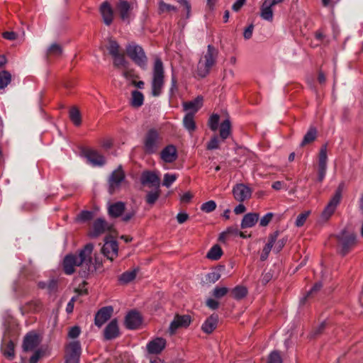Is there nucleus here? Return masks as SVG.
<instances>
[{
    "label": "nucleus",
    "instance_id": "obj_37",
    "mask_svg": "<svg viewBox=\"0 0 363 363\" xmlns=\"http://www.w3.org/2000/svg\"><path fill=\"white\" fill-rule=\"evenodd\" d=\"M223 255V250L220 245H214L208 252L206 257L211 260H218Z\"/></svg>",
    "mask_w": 363,
    "mask_h": 363
},
{
    "label": "nucleus",
    "instance_id": "obj_16",
    "mask_svg": "<svg viewBox=\"0 0 363 363\" xmlns=\"http://www.w3.org/2000/svg\"><path fill=\"white\" fill-rule=\"evenodd\" d=\"M101 252L107 259L113 261L118 256V245L116 240H106L102 247Z\"/></svg>",
    "mask_w": 363,
    "mask_h": 363
},
{
    "label": "nucleus",
    "instance_id": "obj_54",
    "mask_svg": "<svg viewBox=\"0 0 363 363\" xmlns=\"http://www.w3.org/2000/svg\"><path fill=\"white\" fill-rule=\"evenodd\" d=\"M81 333V328L77 326H73L69 328L67 336L69 338L75 339L79 337Z\"/></svg>",
    "mask_w": 363,
    "mask_h": 363
},
{
    "label": "nucleus",
    "instance_id": "obj_2",
    "mask_svg": "<svg viewBox=\"0 0 363 363\" xmlns=\"http://www.w3.org/2000/svg\"><path fill=\"white\" fill-rule=\"evenodd\" d=\"M218 56V50L211 45H208L206 53L200 58L196 73L199 77L204 78L215 65Z\"/></svg>",
    "mask_w": 363,
    "mask_h": 363
},
{
    "label": "nucleus",
    "instance_id": "obj_40",
    "mask_svg": "<svg viewBox=\"0 0 363 363\" xmlns=\"http://www.w3.org/2000/svg\"><path fill=\"white\" fill-rule=\"evenodd\" d=\"M160 187H155V191H149L146 195V202L150 205L155 204L160 196Z\"/></svg>",
    "mask_w": 363,
    "mask_h": 363
},
{
    "label": "nucleus",
    "instance_id": "obj_12",
    "mask_svg": "<svg viewBox=\"0 0 363 363\" xmlns=\"http://www.w3.org/2000/svg\"><path fill=\"white\" fill-rule=\"evenodd\" d=\"M133 4L127 1H120L116 5V10L123 21L130 23L132 17Z\"/></svg>",
    "mask_w": 363,
    "mask_h": 363
},
{
    "label": "nucleus",
    "instance_id": "obj_11",
    "mask_svg": "<svg viewBox=\"0 0 363 363\" xmlns=\"http://www.w3.org/2000/svg\"><path fill=\"white\" fill-rule=\"evenodd\" d=\"M191 319L189 315H176L174 320L171 322L169 332L171 335L175 333L177 329L180 328H186L191 323Z\"/></svg>",
    "mask_w": 363,
    "mask_h": 363
},
{
    "label": "nucleus",
    "instance_id": "obj_10",
    "mask_svg": "<svg viewBox=\"0 0 363 363\" xmlns=\"http://www.w3.org/2000/svg\"><path fill=\"white\" fill-rule=\"evenodd\" d=\"M112 228L110 225L104 218H97L93 223V230L89 233V236L91 238L98 237L99 235L108 232Z\"/></svg>",
    "mask_w": 363,
    "mask_h": 363
},
{
    "label": "nucleus",
    "instance_id": "obj_31",
    "mask_svg": "<svg viewBox=\"0 0 363 363\" xmlns=\"http://www.w3.org/2000/svg\"><path fill=\"white\" fill-rule=\"evenodd\" d=\"M260 16L267 21H272L273 20L272 6L264 1L260 9Z\"/></svg>",
    "mask_w": 363,
    "mask_h": 363
},
{
    "label": "nucleus",
    "instance_id": "obj_23",
    "mask_svg": "<svg viewBox=\"0 0 363 363\" xmlns=\"http://www.w3.org/2000/svg\"><path fill=\"white\" fill-rule=\"evenodd\" d=\"M100 12L103 21L106 26H110L113 19V11L110 4L107 1L104 2L100 7Z\"/></svg>",
    "mask_w": 363,
    "mask_h": 363
},
{
    "label": "nucleus",
    "instance_id": "obj_14",
    "mask_svg": "<svg viewBox=\"0 0 363 363\" xmlns=\"http://www.w3.org/2000/svg\"><path fill=\"white\" fill-rule=\"evenodd\" d=\"M40 343L39 336L34 332H30L24 337L22 347L23 351L34 350Z\"/></svg>",
    "mask_w": 363,
    "mask_h": 363
},
{
    "label": "nucleus",
    "instance_id": "obj_18",
    "mask_svg": "<svg viewBox=\"0 0 363 363\" xmlns=\"http://www.w3.org/2000/svg\"><path fill=\"white\" fill-rule=\"evenodd\" d=\"M113 311L111 306L101 308L95 315V325L99 328L101 327L111 318Z\"/></svg>",
    "mask_w": 363,
    "mask_h": 363
},
{
    "label": "nucleus",
    "instance_id": "obj_6",
    "mask_svg": "<svg viewBox=\"0 0 363 363\" xmlns=\"http://www.w3.org/2000/svg\"><path fill=\"white\" fill-rule=\"evenodd\" d=\"M125 179V174L122 165H119L113 170L108 179V191L109 194H114L121 189L122 183Z\"/></svg>",
    "mask_w": 363,
    "mask_h": 363
},
{
    "label": "nucleus",
    "instance_id": "obj_62",
    "mask_svg": "<svg viewBox=\"0 0 363 363\" xmlns=\"http://www.w3.org/2000/svg\"><path fill=\"white\" fill-rule=\"evenodd\" d=\"M136 214V211L135 210H131L128 212H126L124 215L123 214L121 220L123 222H128L130 221Z\"/></svg>",
    "mask_w": 363,
    "mask_h": 363
},
{
    "label": "nucleus",
    "instance_id": "obj_48",
    "mask_svg": "<svg viewBox=\"0 0 363 363\" xmlns=\"http://www.w3.org/2000/svg\"><path fill=\"white\" fill-rule=\"evenodd\" d=\"M216 208V203L213 200L205 202L201 206V210L203 212L208 213L213 212Z\"/></svg>",
    "mask_w": 363,
    "mask_h": 363
},
{
    "label": "nucleus",
    "instance_id": "obj_58",
    "mask_svg": "<svg viewBox=\"0 0 363 363\" xmlns=\"http://www.w3.org/2000/svg\"><path fill=\"white\" fill-rule=\"evenodd\" d=\"M273 213H267L260 219L259 225L262 227L268 225L269 223L271 222L272 219L273 218Z\"/></svg>",
    "mask_w": 363,
    "mask_h": 363
},
{
    "label": "nucleus",
    "instance_id": "obj_34",
    "mask_svg": "<svg viewBox=\"0 0 363 363\" xmlns=\"http://www.w3.org/2000/svg\"><path fill=\"white\" fill-rule=\"evenodd\" d=\"M317 138V129L315 127H310L306 135L303 136V140L300 145L303 147L313 142Z\"/></svg>",
    "mask_w": 363,
    "mask_h": 363
},
{
    "label": "nucleus",
    "instance_id": "obj_5",
    "mask_svg": "<svg viewBox=\"0 0 363 363\" xmlns=\"http://www.w3.org/2000/svg\"><path fill=\"white\" fill-rule=\"evenodd\" d=\"M162 137L157 130L150 128L145 133L143 138V150L147 154H153L157 152L162 143Z\"/></svg>",
    "mask_w": 363,
    "mask_h": 363
},
{
    "label": "nucleus",
    "instance_id": "obj_26",
    "mask_svg": "<svg viewBox=\"0 0 363 363\" xmlns=\"http://www.w3.org/2000/svg\"><path fill=\"white\" fill-rule=\"evenodd\" d=\"M279 235V232L277 230L269 235L268 242L264 247L262 252L260 255L261 260L264 261L267 259L269 254L273 247L275 241L277 240Z\"/></svg>",
    "mask_w": 363,
    "mask_h": 363
},
{
    "label": "nucleus",
    "instance_id": "obj_19",
    "mask_svg": "<svg viewBox=\"0 0 363 363\" xmlns=\"http://www.w3.org/2000/svg\"><path fill=\"white\" fill-rule=\"evenodd\" d=\"M120 335L118 322L116 319L112 320L105 328L104 337L106 340H111L116 338Z\"/></svg>",
    "mask_w": 363,
    "mask_h": 363
},
{
    "label": "nucleus",
    "instance_id": "obj_28",
    "mask_svg": "<svg viewBox=\"0 0 363 363\" xmlns=\"http://www.w3.org/2000/svg\"><path fill=\"white\" fill-rule=\"evenodd\" d=\"M203 96H198L192 101H186L183 103V108L184 111H191V113L194 114L199 111L203 105Z\"/></svg>",
    "mask_w": 363,
    "mask_h": 363
},
{
    "label": "nucleus",
    "instance_id": "obj_30",
    "mask_svg": "<svg viewBox=\"0 0 363 363\" xmlns=\"http://www.w3.org/2000/svg\"><path fill=\"white\" fill-rule=\"evenodd\" d=\"M183 125L184 128L190 133H192L196 128V123L194 121V113H188L185 115L183 119Z\"/></svg>",
    "mask_w": 363,
    "mask_h": 363
},
{
    "label": "nucleus",
    "instance_id": "obj_35",
    "mask_svg": "<svg viewBox=\"0 0 363 363\" xmlns=\"http://www.w3.org/2000/svg\"><path fill=\"white\" fill-rule=\"evenodd\" d=\"M24 308L29 313H38L42 310L43 303L40 300H32L25 304Z\"/></svg>",
    "mask_w": 363,
    "mask_h": 363
},
{
    "label": "nucleus",
    "instance_id": "obj_17",
    "mask_svg": "<svg viewBox=\"0 0 363 363\" xmlns=\"http://www.w3.org/2000/svg\"><path fill=\"white\" fill-rule=\"evenodd\" d=\"M167 341L162 337H156L150 341L146 346L148 353L152 354H160L166 347Z\"/></svg>",
    "mask_w": 363,
    "mask_h": 363
},
{
    "label": "nucleus",
    "instance_id": "obj_60",
    "mask_svg": "<svg viewBox=\"0 0 363 363\" xmlns=\"http://www.w3.org/2000/svg\"><path fill=\"white\" fill-rule=\"evenodd\" d=\"M43 355V352L40 350H37L35 351L34 354L30 357L29 359V363H37L40 358H41Z\"/></svg>",
    "mask_w": 363,
    "mask_h": 363
},
{
    "label": "nucleus",
    "instance_id": "obj_21",
    "mask_svg": "<svg viewBox=\"0 0 363 363\" xmlns=\"http://www.w3.org/2000/svg\"><path fill=\"white\" fill-rule=\"evenodd\" d=\"M140 182L143 185L150 184L155 187H160V184L159 177L150 171H145L142 173Z\"/></svg>",
    "mask_w": 363,
    "mask_h": 363
},
{
    "label": "nucleus",
    "instance_id": "obj_27",
    "mask_svg": "<svg viewBox=\"0 0 363 363\" xmlns=\"http://www.w3.org/2000/svg\"><path fill=\"white\" fill-rule=\"evenodd\" d=\"M259 217V213H249L245 214L241 221V228L245 229L252 228L257 223Z\"/></svg>",
    "mask_w": 363,
    "mask_h": 363
},
{
    "label": "nucleus",
    "instance_id": "obj_44",
    "mask_svg": "<svg viewBox=\"0 0 363 363\" xmlns=\"http://www.w3.org/2000/svg\"><path fill=\"white\" fill-rule=\"evenodd\" d=\"M4 355L9 359H13L15 356L14 344L9 341L4 349Z\"/></svg>",
    "mask_w": 363,
    "mask_h": 363
},
{
    "label": "nucleus",
    "instance_id": "obj_51",
    "mask_svg": "<svg viewBox=\"0 0 363 363\" xmlns=\"http://www.w3.org/2000/svg\"><path fill=\"white\" fill-rule=\"evenodd\" d=\"M309 214H310V211H305V212L299 214L296 218L295 225L297 227L303 226L304 225L306 220H307Z\"/></svg>",
    "mask_w": 363,
    "mask_h": 363
},
{
    "label": "nucleus",
    "instance_id": "obj_9",
    "mask_svg": "<svg viewBox=\"0 0 363 363\" xmlns=\"http://www.w3.org/2000/svg\"><path fill=\"white\" fill-rule=\"evenodd\" d=\"M252 193L251 188L244 184H237L233 189V196L239 202H243L250 199Z\"/></svg>",
    "mask_w": 363,
    "mask_h": 363
},
{
    "label": "nucleus",
    "instance_id": "obj_38",
    "mask_svg": "<svg viewBox=\"0 0 363 363\" xmlns=\"http://www.w3.org/2000/svg\"><path fill=\"white\" fill-rule=\"evenodd\" d=\"M69 116L72 122L79 126L82 123L81 113L77 107H72L69 112Z\"/></svg>",
    "mask_w": 363,
    "mask_h": 363
},
{
    "label": "nucleus",
    "instance_id": "obj_13",
    "mask_svg": "<svg viewBox=\"0 0 363 363\" xmlns=\"http://www.w3.org/2000/svg\"><path fill=\"white\" fill-rule=\"evenodd\" d=\"M341 199V190L339 188L333 197L329 201L328 205L324 208L322 213V217L325 220H328L335 211L337 204L340 203Z\"/></svg>",
    "mask_w": 363,
    "mask_h": 363
},
{
    "label": "nucleus",
    "instance_id": "obj_64",
    "mask_svg": "<svg viewBox=\"0 0 363 363\" xmlns=\"http://www.w3.org/2000/svg\"><path fill=\"white\" fill-rule=\"evenodd\" d=\"M206 306L210 308L211 309L216 310L219 306V303L218 301L213 299V298H208L206 301Z\"/></svg>",
    "mask_w": 363,
    "mask_h": 363
},
{
    "label": "nucleus",
    "instance_id": "obj_25",
    "mask_svg": "<svg viewBox=\"0 0 363 363\" xmlns=\"http://www.w3.org/2000/svg\"><path fill=\"white\" fill-rule=\"evenodd\" d=\"M218 322V315L212 314L203 323L201 330L206 334L212 333L216 328Z\"/></svg>",
    "mask_w": 363,
    "mask_h": 363
},
{
    "label": "nucleus",
    "instance_id": "obj_20",
    "mask_svg": "<svg viewBox=\"0 0 363 363\" xmlns=\"http://www.w3.org/2000/svg\"><path fill=\"white\" fill-rule=\"evenodd\" d=\"M142 323V318L139 313L135 311L129 312L125 316V324L128 329H136Z\"/></svg>",
    "mask_w": 363,
    "mask_h": 363
},
{
    "label": "nucleus",
    "instance_id": "obj_49",
    "mask_svg": "<svg viewBox=\"0 0 363 363\" xmlns=\"http://www.w3.org/2000/svg\"><path fill=\"white\" fill-rule=\"evenodd\" d=\"M229 291V289L227 287H218V286H216L213 292H212V295L216 298H223V296H225L228 292Z\"/></svg>",
    "mask_w": 363,
    "mask_h": 363
},
{
    "label": "nucleus",
    "instance_id": "obj_43",
    "mask_svg": "<svg viewBox=\"0 0 363 363\" xmlns=\"http://www.w3.org/2000/svg\"><path fill=\"white\" fill-rule=\"evenodd\" d=\"M159 11L160 13H168V12H177V8L171 4H168L164 3L162 1H160L159 3Z\"/></svg>",
    "mask_w": 363,
    "mask_h": 363
},
{
    "label": "nucleus",
    "instance_id": "obj_56",
    "mask_svg": "<svg viewBox=\"0 0 363 363\" xmlns=\"http://www.w3.org/2000/svg\"><path fill=\"white\" fill-rule=\"evenodd\" d=\"M322 286H323V285L320 282L315 283L314 284V286H313V288L308 292L307 295L301 299V303L303 304L305 303L306 298L308 297H309L311 294L320 291V289L322 288Z\"/></svg>",
    "mask_w": 363,
    "mask_h": 363
},
{
    "label": "nucleus",
    "instance_id": "obj_8",
    "mask_svg": "<svg viewBox=\"0 0 363 363\" xmlns=\"http://www.w3.org/2000/svg\"><path fill=\"white\" fill-rule=\"evenodd\" d=\"M81 351V345L79 341L74 340L70 342L67 344L65 349V362L79 363Z\"/></svg>",
    "mask_w": 363,
    "mask_h": 363
},
{
    "label": "nucleus",
    "instance_id": "obj_24",
    "mask_svg": "<svg viewBox=\"0 0 363 363\" xmlns=\"http://www.w3.org/2000/svg\"><path fill=\"white\" fill-rule=\"evenodd\" d=\"M161 158L167 163H172L177 158V152L175 146L167 145L161 152Z\"/></svg>",
    "mask_w": 363,
    "mask_h": 363
},
{
    "label": "nucleus",
    "instance_id": "obj_47",
    "mask_svg": "<svg viewBox=\"0 0 363 363\" xmlns=\"http://www.w3.org/2000/svg\"><path fill=\"white\" fill-rule=\"evenodd\" d=\"M220 116L214 113L211 116L208 120V126L210 129L213 131H216L218 129V123H219Z\"/></svg>",
    "mask_w": 363,
    "mask_h": 363
},
{
    "label": "nucleus",
    "instance_id": "obj_59",
    "mask_svg": "<svg viewBox=\"0 0 363 363\" xmlns=\"http://www.w3.org/2000/svg\"><path fill=\"white\" fill-rule=\"evenodd\" d=\"M220 278V273L217 272H212L211 273H208L206 276V280L208 282L213 284L218 281Z\"/></svg>",
    "mask_w": 363,
    "mask_h": 363
},
{
    "label": "nucleus",
    "instance_id": "obj_22",
    "mask_svg": "<svg viewBox=\"0 0 363 363\" xmlns=\"http://www.w3.org/2000/svg\"><path fill=\"white\" fill-rule=\"evenodd\" d=\"M125 210V203L123 201H117L110 203L108 206V213L110 217L116 218L123 216Z\"/></svg>",
    "mask_w": 363,
    "mask_h": 363
},
{
    "label": "nucleus",
    "instance_id": "obj_41",
    "mask_svg": "<svg viewBox=\"0 0 363 363\" xmlns=\"http://www.w3.org/2000/svg\"><path fill=\"white\" fill-rule=\"evenodd\" d=\"M11 81V74L6 70L0 72V89H4Z\"/></svg>",
    "mask_w": 363,
    "mask_h": 363
},
{
    "label": "nucleus",
    "instance_id": "obj_57",
    "mask_svg": "<svg viewBox=\"0 0 363 363\" xmlns=\"http://www.w3.org/2000/svg\"><path fill=\"white\" fill-rule=\"evenodd\" d=\"M206 148L210 150L219 148V140L216 135L213 136L210 140V141L207 144Z\"/></svg>",
    "mask_w": 363,
    "mask_h": 363
},
{
    "label": "nucleus",
    "instance_id": "obj_33",
    "mask_svg": "<svg viewBox=\"0 0 363 363\" xmlns=\"http://www.w3.org/2000/svg\"><path fill=\"white\" fill-rule=\"evenodd\" d=\"M231 134V123L229 118L224 120L220 125V137L223 140L227 139Z\"/></svg>",
    "mask_w": 363,
    "mask_h": 363
},
{
    "label": "nucleus",
    "instance_id": "obj_4",
    "mask_svg": "<svg viewBox=\"0 0 363 363\" xmlns=\"http://www.w3.org/2000/svg\"><path fill=\"white\" fill-rule=\"evenodd\" d=\"M164 84V72L163 63L160 58L157 57L155 60L152 79V95L159 96Z\"/></svg>",
    "mask_w": 363,
    "mask_h": 363
},
{
    "label": "nucleus",
    "instance_id": "obj_63",
    "mask_svg": "<svg viewBox=\"0 0 363 363\" xmlns=\"http://www.w3.org/2000/svg\"><path fill=\"white\" fill-rule=\"evenodd\" d=\"M4 38L9 40H14L17 38V34L13 31H6L2 33Z\"/></svg>",
    "mask_w": 363,
    "mask_h": 363
},
{
    "label": "nucleus",
    "instance_id": "obj_46",
    "mask_svg": "<svg viewBox=\"0 0 363 363\" xmlns=\"http://www.w3.org/2000/svg\"><path fill=\"white\" fill-rule=\"evenodd\" d=\"M327 147L326 145L322 146L319 153V162L318 166L327 167Z\"/></svg>",
    "mask_w": 363,
    "mask_h": 363
},
{
    "label": "nucleus",
    "instance_id": "obj_39",
    "mask_svg": "<svg viewBox=\"0 0 363 363\" xmlns=\"http://www.w3.org/2000/svg\"><path fill=\"white\" fill-rule=\"evenodd\" d=\"M231 294L235 299L240 300L247 296V289L243 286H237L232 289Z\"/></svg>",
    "mask_w": 363,
    "mask_h": 363
},
{
    "label": "nucleus",
    "instance_id": "obj_29",
    "mask_svg": "<svg viewBox=\"0 0 363 363\" xmlns=\"http://www.w3.org/2000/svg\"><path fill=\"white\" fill-rule=\"evenodd\" d=\"M63 49L62 46L58 43H52L48 48L46 51V58L50 60V58H57L62 55Z\"/></svg>",
    "mask_w": 363,
    "mask_h": 363
},
{
    "label": "nucleus",
    "instance_id": "obj_3",
    "mask_svg": "<svg viewBox=\"0 0 363 363\" xmlns=\"http://www.w3.org/2000/svg\"><path fill=\"white\" fill-rule=\"evenodd\" d=\"M337 251L342 256L347 255L357 245V236L353 232L342 230L335 235Z\"/></svg>",
    "mask_w": 363,
    "mask_h": 363
},
{
    "label": "nucleus",
    "instance_id": "obj_36",
    "mask_svg": "<svg viewBox=\"0 0 363 363\" xmlns=\"http://www.w3.org/2000/svg\"><path fill=\"white\" fill-rule=\"evenodd\" d=\"M138 272L137 269H134L131 271H127L123 272L119 277L118 281L121 284H126L131 281L134 280L136 277Z\"/></svg>",
    "mask_w": 363,
    "mask_h": 363
},
{
    "label": "nucleus",
    "instance_id": "obj_50",
    "mask_svg": "<svg viewBox=\"0 0 363 363\" xmlns=\"http://www.w3.org/2000/svg\"><path fill=\"white\" fill-rule=\"evenodd\" d=\"M177 177L175 174L167 173L164 175L163 186L169 188L177 179Z\"/></svg>",
    "mask_w": 363,
    "mask_h": 363
},
{
    "label": "nucleus",
    "instance_id": "obj_53",
    "mask_svg": "<svg viewBox=\"0 0 363 363\" xmlns=\"http://www.w3.org/2000/svg\"><path fill=\"white\" fill-rule=\"evenodd\" d=\"M92 218H93V213L89 211H82L77 217V219L79 220L83 221V222L90 220Z\"/></svg>",
    "mask_w": 363,
    "mask_h": 363
},
{
    "label": "nucleus",
    "instance_id": "obj_15",
    "mask_svg": "<svg viewBox=\"0 0 363 363\" xmlns=\"http://www.w3.org/2000/svg\"><path fill=\"white\" fill-rule=\"evenodd\" d=\"M84 156L94 167H102L106 163L105 157L97 150H87L84 152Z\"/></svg>",
    "mask_w": 363,
    "mask_h": 363
},
{
    "label": "nucleus",
    "instance_id": "obj_52",
    "mask_svg": "<svg viewBox=\"0 0 363 363\" xmlns=\"http://www.w3.org/2000/svg\"><path fill=\"white\" fill-rule=\"evenodd\" d=\"M267 363H282V359L280 354L277 351L271 352L269 356Z\"/></svg>",
    "mask_w": 363,
    "mask_h": 363
},
{
    "label": "nucleus",
    "instance_id": "obj_55",
    "mask_svg": "<svg viewBox=\"0 0 363 363\" xmlns=\"http://www.w3.org/2000/svg\"><path fill=\"white\" fill-rule=\"evenodd\" d=\"M287 240L288 239L286 237H284L277 241L276 240L273 245L274 250L276 251L277 252H279L286 245Z\"/></svg>",
    "mask_w": 363,
    "mask_h": 363
},
{
    "label": "nucleus",
    "instance_id": "obj_45",
    "mask_svg": "<svg viewBox=\"0 0 363 363\" xmlns=\"http://www.w3.org/2000/svg\"><path fill=\"white\" fill-rule=\"evenodd\" d=\"M113 65L116 68H120L121 67H125L127 65V61L125 60V55L123 53H121L118 55L113 57Z\"/></svg>",
    "mask_w": 363,
    "mask_h": 363
},
{
    "label": "nucleus",
    "instance_id": "obj_7",
    "mask_svg": "<svg viewBox=\"0 0 363 363\" xmlns=\"http://www.w3.org/2000/svg\"><path fill=\"white\" fill-rule=\"evenodd\" d=\"M128 57L138 66L145 67L147 64V57L142 47L135 43H130L126 47Z\"/></svg>",
    "mask_w": 363,
    "mask_h": 363
},
{
    "label": "nucleus",
    "instance_id": "obj_32",
    "mask_svg": "<svg viewBox=\"0 0 363 363\" xmlns=\"http://www.w3.org/2000/svg\"><path fill=\"white\" fill-rule=\"evenodd\" d=\"M130 105L134 108H139L144 103V95L142 92L134 90L131 92Z\"/></svg>",
    "mask_w": 363,
    "mask_h": 363
},
{
    "label": "nucleus",
    "instance_id": "obj_61",
    "mask_svg": "<svg viewBox=\"0 0 363 363\" xmlns=\"http://www.w3.org/2000/svg\"><path fill=\"white\" fill-rule=\"evenodd\" d=\"M47 289L50 294L56 292L57 290V281L55 279L50 280L48 283Z\"/></svg>",
    "mask_w": 363,
    "mask_h": 363
},
{
    "label": "nucleus",
    "instance_id": "obj_1",
    "mask_svg": "<svg viewBox=\"0 0 363 363\" xmlns=\"http://www.w3.org/2000/svg\"><path fill=\"white\" fill-rule=\"evenodd\" d=\"M94 245L88 243L79 250L78 254L67 255L62 262V268L65 274L71 275L75 272V267H79V274L82 277L89 275L92 264Z\"/></svg>",
    "mask_w": 363,
    "mask_h": 363
},
{
    "label": "nucleus",
    "instance_id": "obj_42",
    "mask_svg": "<svg viewBox=\"0 0 363 363\" xmlns=\"http://www.w3.org/2000/svg\"><path fill=\"white\" fill-rule=\"evenodd\" d=\"M107 49H108L110 55L112 57H114L116 55H118L121 54V52H120V45H118V43L116 40H109V45L108 46Z\"/></svg>",
    "mask_w": 363,
    "mask_h": 363
}]
</instances>
